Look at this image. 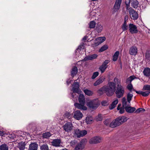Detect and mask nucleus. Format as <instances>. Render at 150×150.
Wrapping results in <instances>:
<instances>
[{
    "mask_svg": "<svg viewBox=\"0 0 150 150\" xmlns=\"http://www.w3.org/2000/svg\"><path fill=\"white\" fill-rule=\"evenodd\" d=\"M114 82H108L107 86H104L98 91L99 92H104L107 96H111L113 95L116 90V84H117V87L115 92L116 96L118 98L122 97L125 93L124 88L120 84V81L115 77L114 79Z\"/></svg>",
    "mask_w": 150,
    "mask_h": 150,
    "instance_id": "f257e3e1",
    "label": "nucleus"
},
{
    "mask_svg": "<svg viewBox=\"0 0 150 150\" xmlns=\"http://www.w3.org/2000/svg\"><path fill=\"white\" fill-rule=\"evenodd\" d=\"M100 104L98 99L89 101L87 103V105L90 108L93 109H96Z\"/></svg>",
    "mask_w": 150,
    "mask_h": 150,
    "instance_id": "f03ea898",
    "label": "nucleus"
},
{
    "mask_svg": "<svg viewBox=\"0 0 150 150\" xmlns=\"http://www.w3.org/2000/svg\"><path fill=\"white\" fill-rule=\"evenodd\" d=\"M129 13L132 18L134 20H137L138 18V14L137 12L131 8L129 10Z\"/></svg>",
    "mask_w": 150,
    "mask_h": 150,
    "instance_id": "7ed1b4c3",
    "label": "nucleus"
},
{
    "mask_svg": "<svg viewBox=\"0 0 150 150\" xmlns=\"http://www.w3.org/2000/svg\"><path fill=\"white\" fill-rule=\"evenodd\" d=\"M101 138L99 137L96 136L91 138L89 141L91 144H96L100 143L101 141Z\"/></svg>",
    "mask_w": 150,
    "mask_h": 150,
    "instance_id": "20e7f679",
    "label": "nucleus"
},
{
    "mask_svg": "<svg viewBox=\"0 0 150 150\" xmlns=\"http://www.w3.org/2000/svg\"><path fill=\"white\" fill-rule=\"evenodd\" d=\"M64 129L67 132L71 131L73 129V125L71 122H68L65 124L63 126Z\"/></svg>",
    "mask_w": 150,
    "mask_h": 150,
    "instance_id": "39448f33",
    "label": "nucleus"
},
{
    "mask_svg": "<svg viewBox=\"0 0 150 150\" xmlns=\"http://www.w3.org/2000/svg\"><path fill=\"white\" fill-rule=\"evenodd\" d=\"M105 39L106 38L105 37L98 38L95 39L93 45L95 47L97 46L105 41Z\"/></svg>",
    "mask_w": 150,
    "mask_h": 150,
    "instance_id": "423d86ee",
    "label": "nucleus"
},
{
    "mask_svg": "<svg viewBox=\"0 0 150 150\" xmlns=\"http://www.w3.org/2000/svg\"><path fill=\"white\" fill-rule=\"evenodd\" d=\"M129 30L132 34L136 33L138 32L137 26L133 24L130 23L129 25Z\"/></svg>",
    "mask_w": 150,
    "mask_h": 150,
    "instance_id": "0eeeda50",
    "label": "nucleus"
},
{
    "mask_svg": "<svg viewBox=\"0 0 150 150\" xmlns=\"http://www.w3.org/2000/svg\"><path fill=\"white\" fill-rule=\"evenodd\" d=\"M79 83L78 82H75L73 84L72 88L73 93H79L80 92L79 91Z\"/></svg>",
    "mask_w": 150,
    "mask_h": 150,
    "instance_id": "6e6552de",
    "label": "nucleus"
},
{
    "mask_svg": "<svg viewBox=\"0 0 150 150\" xmlns=\"http://www.w3.org/2000/svg\"><path fill=\"white\" fill-rule=\"evenodd\" d=\"M85 104H83L81 103H75L74 104V105L75 107L78 109L83 110H87V108L84 106Z\"/></svg>",
    "mask_w": 150,
    "mask_h": 150,
    "instance_id": "1a4fd4ad",
    "label": "nucleus"
},
{
    "mask_svg": "<svg viewBox=\"0 0 150 150\" xmlns=\"http://www.w3.org/2000/svg\"><path fill=\"white\" fill-rule=\"evenodd\" d=\"M83 117L82 114L79 110H77L74 112L73 117L77 120H79Z\"/></svg>",
    "mask_w": 150,
    "mask_h": 150,
    "instance_id": "9d476101",
    "label": "nucleus"
},
{
    "mask_svg": "<svg viewBox=\"0 0 150 150\" xmlns=\"http://www.w3.org/2000/svg\"><path fill=\"white\" fill-rule=\"evenodd\" d=\"M130 2L131 6L133 8L136 9L139 7V3L137 0H129V3Z\"/></svg>",
    "mask_w": 150,
    "mask_h": 150,
    "instance_id": "9b49d317",
    "label": "nucleus"
},
{
    "mask_svg": "<svg viewBox=\"0 0 150 150\" xmlns=\"http://www.w3.org/2000/svg\"><path fill=\"white\" fill-rule=\"evenodd\" d=\"M122 0H116L114 6V11H117L120 8Z\"/></svg>",
    "mask_w": 150,
    "mask_h": 150,
    "instance_id": "f8f14e48",
    "label": "nucleus"
},
{
    "mask_svg": "<svg viewBox=\"0 0 150 150\" xmlns=\"http://www.w3.org/2000/svg\"><path fill=\"white\" fill-rule=\"evenodd\" d=\"M122 107L125 108V109L126 107H129L130 106V102H129L127 100L126 101V98L125 97H123L122 99Z\"/></svg>",
    "mask_w": 150,
    "mask_h": 150,
    "instance_id": "ddd939ff",
    "label": "nucleus"
},
{
    "mask_svg": "<svg viewBox=\"0 0 150 150\" xmlns=\"http://www.w3.org/2000/svg\"><path fill=\"white\" fill-rule=\"evenodd\" d=\"M51 143L53 146L58 147L59 146L61 145V140L60 139H53Z\"/></svg>",
    "mask_w": 150,
    "mask_h": 150,
    "instance_id": "4468645a",
    "label": "nucleus"
},
{
    "mask_svg": "<svg viewBox=\"0 0 150 150\" xmlns=\"http://www.w3.org/2000/svg\"><path fill=\"white\" fill-rule=\"evenodd\" d=\"M117 119L120 125L122 124L123 123L126 122L128 120L127 118L124 116L119 117L117 118Z\"/></svg>",
    "mask_w": 150,
    "mask_h": 150,
    "instance_id": "2eb2a0df",
    "label": "nucleus"
},
{
    "mask_svg": "<svg viewBox=\"0 0 150 150\" xmlns=\"http://www.w3.org/2000/svg\"><path fill=\"white\" fill-rule=\"evenodd\" d=\"M129 53L130 55H135L137 53V48L135 46L131 47L129 50Z\"/></svg>",
    "mask_w": 150,
    "mask_h": 150,
    "instance_id": "dca6fc26",
    "label": "nucleus"
},
{
    "mask_svg": "<svg viewBox=\"0 0 150 150\" xmlns=\"http://www.w3.org/2000/svg\"><path fill=\"white\" fill-rule=\"evenodd\" d=\"M98 57V55L96 54H94L85 57L83 59L84 61L92 60L96 59Z\"/></svg>",
    "mask_w": 150,
    "mask_h": 150,
    "instance_id": "f3484780",
    "label": "nucleus"
},
{
    "mask_svg": "<svg viewBox=\"0 0 150 150\" xmlns=\"http://www.w3.org/2000/svg\"><path fill=\"white\" fill-rule=\"evenodd\" d=\"M119 123L116 118L110 123V127L112 128H115L120 125Z\"/></svg>",
    "mask_w": 150,
    "mask_h": 150,
    "instance_id": "a211bd4d",
    "label": "nucleus"
},
{
    "mask_svg": "<svg viewBox=\"0 0 150 150\" xmlns=\"http://www.w3.org/2000/svg\"><path fill=\"white\" fill-rule=\"evenodd\" d=\"M38 144L35 142L31 143L29 145V150H37Z\"/></svg>",
    "mask_w": 150,
    "mask_h": 150,
    "instance_id": "6ab92c4d",
    "label": "nucleus"
},
{
    "mask_svg": "<svg viewBox=\"0 0 150 150\" xmlns=\"http://www.w3.org/2000/svg\"><path fill=\"white\" fill-rule=\"evenodd\" d=\"M26 145V144L25 142H21L18 143V148L19 150H24L25 148H26L25 147Z\"/></svg>",
    "mask_w": 150,
    "mask_h": 150,
    "instance_id": "aec40b11",
    "label": "nucleus"
},
{
    "mask_svg": "<svg viewBox=\"0 0 150 150\" xmlns=\"http://www.w3.org/2000/svg\"><path fill=\"white\" fill-rule=\"evenodd\" d=\"M17 134L18 136L22 137L23 138L29 135L28 133L21 131H19L17 132Z\"/></svg>",
    "mask_w": 150,
    "mask_h": 150,
    "instance_id": "412c9836",
    "label": "nucleus"
},
{
    "mask_svg": "<svg viewBox=\"0 0 150 150\" xmlns=\"http://www.w3.org/2000/svg\"><path fill=\"white\" fill-rule=\"evenodd\" d=\"M143 73L144 75L146 76H150V69L148 67L145 68L143 71Z\"/></svg>",
    "mask_w": 150,
    "mask_h": 150,
    "instance_id": "4be33fe9",
    "label": "nucleus"
},
{
    "mask_svg": "<svg viewBox=\"0 0 150 150\" xmlns=\"http://www.w3.org/2000/svg\"><path fill=\"white\" fill-rule=\"evenodd\" d=\"M78 99L79 103L85 104V98L83 94H80L79 95Z\"/></svg>",
    "mask_w": 150,
    "mask_h": 150,
    "instance_id": "5701e85b",
    "label": "nucleus"
},
{
    "mask_svg": "<svg viewBox=\"0 0 150 150\" xmlns=\"http://www.w3.org/2000/svg\"><path fill=\"white\" fill-rule=\"evenodd\" d=\"M78 72V69L77 67L75 66L72 68L71 71V76L73 77L77 74Z\"/></svg>",
    "mask_w": 150,
    "mask_h": 150,
    "instance_id": "b1692460",
    "label": "nucleus"
},
{
    "mask_svg": "<svg viewBox=\"0 0 150 150\" xmlns=\"http://www.w3.org/2000/svg\"><path fill=\"white\" fill-rule=\"evenodd\" d=\"M104 80V78L102 77H100L95 81L93 84V85L95 86L98 85L103 83Z\"/></svg>",
    "mask_w": 150,
    "mask_h": 150,
    "instance_id": "393cba45",
    "label": "nucleus"
},
{
    "mask_svg": "<svg viewBox=\"0 0 150 150\" xmlns=\"http://www.w3.org/2000/svg\"><path fill=\"white\" fill-rule=\"evenodd\" d=\"M125 110L127 112L132 113L136 110V108L134 107H131L130 106L129 107H126Z\"/></svg>",
    "mask_w": 150,
    "mask_h": 150,
    "instance_id": "a878e982",
    "label": "nucleus"
},
{
    "mask_svg": "<svg viewBox=\"0 0 150 150\" xmlns=\"http://www.w3.org/2000/svg\"><path fill=\"white\" fill-rule=\"evenodd\" d=\"M118 103V100L117 99H116L109 106V109L110 110H112L114 109L116 105Z\"/></svg>",
    "mask_w": 150,
    "mask_h": 150,
    "instance_id": "bb28decb",
    "label": "nucleus"
},
{
    "mask_svg": "<svg viewBox=\"0 0 150 150\" xmlns=\"http://www.w3.org/2000/svg\"><path fill=\"white\" fill-rule=\"evenodd\" d=\"M119 54V52L118 51H116L112 57V60L114 61L117 60Z\"/></svg>",
    "mask_w": 150,
    "mask_h": 150,
    "instance_id": "cd10ccee",
    "label": "nucleus"
},
{
    "mask_svg": "<svg viewBox=\"0 0 150 150\" xmlns=\"http://www.w3.org/2000/svg\"><path fill=\"white\" fill-rule=\"evenodd\" d=\"M52 134L49 132H46L43 133L42 134V137L44 138L48 139L51 136Z\"/></svg>",
    "mask_w": 150,
    "mask_h": 150,
    "instance_id": "c85d7f7f",
    "label": "nucleus"
},
{
    "mask_svg": "<svg viewBox=\"0 0 150 150\" xmlns=\"http://www.w3.org/2000/svg\"><path fill=\"white\" fill-rule=\"evenodd\" d=\"M103 29V26L100 24H98L96 28V30L98 33H100Z\"/></svg>",
    "mask_w": 150,
    "mask_h": 150,
    "instance_id": "c756f323",
    "label": "nucleus"
},
{
    "mask_svg": "<svg viewBox=\"0 0 150 150\" xmlns=\"http://www.w3.org/2000/svg\"><path fill=\"white\" fill-rule=\"evenodd\" d=\"M93 119L91 117L88 116L86 117L85 121L87 124H90L92 122Z\"/></svg>",
    "mask_w": 150,
    "mask_h": 150,
    "instance_id": "7c9ffc66",
    "label": "nucleus"
},
{
    "mask_svg": "<svg viewBox=\"0 0 150 150\" xmlns=\"http://www.w3.org/2000/svg\"><path fill=\"white\" fill-rule=\"evenodd\" d=\"M0 150H8V147L6 144H2L0 145Z\"/></svg>",
    "mask_w": 150,
    "mask_h": 150,
    "instance_id": "2f4dec72",
    "label": "nucleus"
},
{
    "mask_svg": "<svg viewBox=\"0 0 150 150\" xmlns=\"http://www.w3.org/2000/svg\"><path fill=\"white\" fill-rule=\"evenodd\" d=\"M40 150H49L48 145L46 144H43L40 146Z\"/></svg>",
    "mask_w": 150,
    "mask_h": 150,
    "instance_id": "473e14b6",
    "label": "nucleus"
},
{
    "mask_svg": "<svg viewBox=\"0 0 150 150\" xmlns=\"http://www.w3.org/2000/svg\"><path fill=\"white\" fill-rule=\"evenodd\" d=\"M133 96V95L132 93H129L127 94V100L129 103L130 102Z\"/></svg>",
    "mask_w": 150,
    "mask_h": 150,
    "instance_id": "72a5a7b5",
    "label": "nucleus"
},
{
    "mask_svg": "<svg viewBox=\"0 0 150 150\" xmlns=\"http://www.w3.org/2000/svg\"><path fill=\"white\" fill-rule=\"evenodd\" d=\"M108 48V46L107 45H104L102 46L101 48L99 50V52H102L106 50Z\"/></svg>",
    "mask_w": 150,
    "mask_h": 150,
    "instance_id": "f704fd0d",
    "label": "nucleus"
},
{
    "mask_svg": "<svg viewBox=\"0 0 150 150\" xmlns=\"http://www.w3.org/2000/svg\"><path fill=\"white\" fill-rule=\"evenodd\" d=\"M136 78L134 76H130L126 80L127 83H131L132 81Z\"/></svg>",
    "mask_w": 150,
    "mask_h": 150,
    "instance_id": "c9c22d12",
    "label": "nucleus"
},
{
    "mask_svg": "<svg viewBox=\"0 0 150 150\" xmlns=\"http://www.w3.org/2000/svg\"><path fill=\"white\" fill-rule=\"evenodd\" d=\"M83 91L86 95L89 96H91L93 94V92L88 89H85Z\"/></svg>",
    "mask_w": 150,
    "mask_h": 150,
    "instance_id": "e433bc0d",
    "label": "nucleus"
},
{
    "mask_svg": "<svg viewBox=\"0 0 150 150\" xmlns=\"http://www.w3.org/2000/svg\"><path fill=\"white\" fill-rule=\"evenodd\" d=\"M75 135H76L78 137H81V134H80V130L79 129H76L74 131Z\"/></svg>",
    "mask_w": 150,
    "mask_h": 150,
    "instance_id": "4c0bfd02",
    "label": "nucleus"
},
{
    "mask_svg": "<svg viewBox=\"0 0 150 150\" xmlns=\"http://www.w3.org/2000/svg\"><path fill=\"white\" fill-rule=\"evenodd\" d=\"M96 25L95 22L94 21H92L89 23V28H93L95 27Z\"/></svg>",
    "mask_w": 150,
    "mask_h": 150,
    "instance_id": "58836bf2",
    "label": "nucleus"
},
{
    "mask_svg": "<svg viewBox=\"0 0 150 150\" xmlns=\"http://www.w3.org/2000/svg\"><path fill=\"white\" fill-rule=\"evenodd\" d=\"M128 28V27L127 25V23L125 22V21H124L122 27L123 31H124L127 30Z\"/></svg>",
    "mask_w": 150,
    "mask_h": 150,
    "instance_id": "ea45409f",
    "label": "nucleus"
},
{
    "mask_svg": "<svg viewBox=\"0 0 150 150\" xmlns=\"http://www.w3.org/2000/svg\"><path fill=\"white\" fill-rule=\"evenodd\" d=\"M107 67L102 64L101 66L100 67L99 69L101 71V73H102L104 72Z\"/></svg>",
    "mask_w": 150,
    "mask_h": 150,
    "instance_id": "a19ab883",
    "label": "nucleus"
},
{
    "mask_svg": "<svg viewBox=\"0 0 150 150\" xmlns=\"http://www.w3.org/2000/svg\"><path fill=\"white\" fill-rule=\"evenodd\" d=\"M87 142V140L86 139H82L79 143L77 144H81V146L83 147V145L85 144Z\"/></svg>",
    "mask_w": 150,
    "mask_h": 150,
    "instance_id": "79ce46f5",
    "label": "nucleus"
},
{
    "mask_svg": "<svg viewBox=\"0 0 150 150\" xmlns=\"http://www.w3.org/2000/svg\"><path fill=\"white\" fill-rule=\"evenodd\" d=\"M83 147L81 146V144H77L76 146L74 148V150H82L83 149Z\"/></svg>",
    "mask_w": 150,
    "mask_h": 150,
    "instance_id": "37998d69",
    "label": "nucleus"
},
{
    "mask_svg": "<svg viewBox=\"0 0 150 150\" xmlns=\"http://www.w3.org/2000/svg\"><path fill=\"white\" fill-rule=\"evenodd\" d=\"M64 117L68 119L71 118L72 116V115L68 112H66L64 114Z\"/></svg>",
    "mask_w": 150,
    "mask_h": 150,
    "instance_id": "c03bdc74",
    "label": "nucleus"
},
{
    "mask_svg": "<svg viewBox=\"0 0 150 150\" xmlns=\"http://www.w3.org/2000/svg\"><path fill=\"white\" fill-rule=\"evenodd\" d=\"M146 58L147 60L150 61V51H147L146 54Z\"/></svg>",
    "mask_w": 150,
    "mask_h": 150,
    "instance_id": "a18cd8bd",
    "label": "nucleus"
},
{
    "mask_svg": "<svg viewBox=\"0 0 150 150\" xmlns=\"http://www.w3.org/2000/svg\"><path fill=\"white\" fill-rule=\"evenodd\" d=\"M77 141L75 140L71 141L70 142L71 146L73 147H74L76 144L77 145Z\"/></svg>",
    "mask_w": 150,
    "mask_h": 150,
    "instance_id": "49530a36",
    "label": "nucleus"
},
{
    "mask_svg": "<svg viewBox=\"0 0 150 150\" xmlns=\"http://www.w3.org/2000/svg\"><path fill=\"white\" fill-rule=\"evenodd\" d=\"M143 90L150 91V85H147L144 86Z\"/></svg>",
    "mask_w": 150,
    "mask_h": 150,
    "instance_id": "de8ad7c7",
    "label": "nucleus"
},
{
    "mask_svg": "<svg viewBox=\"0 0 150 150\" xmlns=\"http://www.w3.org/2000/svg\"><path fill=\"white\" fill-rule=\"evenodd\" d=\"M127 88L131 92L132 89L133 90V87L132 85L131 84V83H129V84L127 86Z\"/></svg>",
    "mask_w": 150,
    "mask_h": 150,
    "instance_id": "09e8293b",
    "label": "nucleus"
},
{
    "mask_svg": "<svg viewBox=\"0 0 150 150\" xmlns=\"http://www.w3.org/2000/svg\"><path fill=\"white\" fill-rule=\"evenodd\" d=\"M150 93V92L149 91H142V95L143 96L146 97L149 95Z\"/></svg>",
    "mask_w": 150,
    "mask_h": 150,
    "instance_id": "8fccbe9b",
    "label": "nucleus"
},
{
    "mask_svg": "<svg viewBox=\"0 0 150 150\" xmlns=\"http://www.w3.org/2000/svg\"><path fill=\"white\" fill-rule=\"evenodd\" d=\"M145 110L144 108H140L137 109L135 112L137 113H138L141 112H144L145 111Z\"/></svg>",
    "mask_w": 150,
    "mask_h": 150,
    "instance_id": "3c124183",
    "label": "nucleus"
},
{
    "mask_svg": "<svg viewBox=\"0 0 150 150\" xmlns=\"http://www.w3.org/2000/svg\"><path fill=\"white\" fill-rule=\"evenodd\" d=\"M96 120L97 121H101L102 120V117L101 115L99 114L98 116L96 117Z\"/></svg>",
    "mask_w": 150,
    "mask_h": 150,
    "instance_id": "603ef678",
    "label": "nucleus"
},
{
    "mask_svg": "<svg viewBox=\"0 0 150 150\" xmlns=\"http://www.w3.org/2000/svg\"><path fill=\"white\" fill-rule=\"evenodd\" d=\"M99 75V73L98 72H94L91 78L92 79H95L96 77Z\"/></svg>",
    "mask_w": 150,
    "mask_h": 150,
    "instance_id": "864d4df0",
    "label": "nucleus"
},
{
    "mask_svg": "<svg viewBox=\"0 0 150 150\" xmlns=\"http://www.w3.org/2000/svg\"><path fill=\"white\" fill-rule=\"evenodd\" d=\"M110 122V119H108L105 120L104 122V123L105 125H109V123Z\"/></svg>",
    "mask_w": 150,
    "mask_h": 150,
    "instance_id": "5fc2aeb1",
    "label": "nucleus"
},
{
    "mask_svg": "<svg viewBox=\"0 0 150 150\" xmlns=\"http://www.w3.org/2000/svg\"><path fill=\"white\" fill-rule=\"evenodd\" d=\"M80 134H81V137L85 136L87 134V132L86 131L84 130L81 131L80 130Z\"/></svg>",
    "mask_w": 150,
    "mask_h": 150,
    "instance_id": "6e6d98bb",
    "label": "nucleus"
},
{
    "mask_svg": "<svg viewBox=\"0 0 150 150\" xmlns=\"http://www.w3.org/2000/svg\"><path fill=\"white\" fill-rule=\"evenodd\" d=\"M125 108L124 107L121 108H120L119 110V113L121 114H122L125 111L124 110Z\"/></svg>",
    "mask_w": 150,
    "mask_h": 150,
    "instance_id": "4d7b16f0",
    "label": "nucleus"
},
{
    "mask_svg": "<svg viewBox=\"0 0 150 150\" xmlns=\"http://www.w3.org/2000/svg\"><path fill=\"white\" fill-rule=\"evenodd\" d=\"M109 61L108 60H105L104 62L103 63V64L105 66L108 67V65L107 64L109 63Z\"/></svg>",
    "mask_w": 150,
    "mask_h": 150,
    "instance_id": "13d9d810",
    "label": "nucleus"
},
{
    "mask_svg": "<svg viewBox=\"0 0 150 150\" xmlns=\"http://www.w3.org/2000/svg\"><path fill=\"white\" fill-rule=\"evenodd\" d=\"M133 91H135L136 92V93H137V94L142 95V91H137L134 89H133Z\"/></svg>",
    "mask_w": 150,
    "mask_h": 150,
    "instance_id": "bf43d9fd",
    "label": "nucleus"
},
{
    "mask_svg": "<svg viewBox=\"0 0 150 150\" xmlns=\"http://www.w3.org/2000/svg\"><path fill=\"white\" fill-rule=\"evenodd\" d=\"M102 105L104 106H105L107 105V102L105 101H103L101 103Z\"/></svg>",
    "mask_w": 150,
    "mask_h": 150,
    "instance_id": "052dcab7",
    "label": "nucleus"
},
{
    "mask_svg": "<svg viewBox=\"0 0 150 150\" xmlns=\"http://www.w3.org/2000/svg\"><path fill=\"white\" fill-rule=\"evenodd\" d=\"M5 134V132L3 131H0V136H3Z\"/></svg>",
    "mask_w": 150,
    "mask_h": 150,
    "instance_id": "680f3d73",
    "label": "nucleus"
},
{
    "mask_svg": "<svg viewBox=\"0 0 150 150\" xmlns=\"http://www.w3.org/2000/svg\"><path fill=\"white\" fill-rule=\"evenodd\" d=\"M87 38H88V37L87 36H85L83 38L82 40L85 42L87 40Z\"/></svg>",
    "mask_w": 150,
    "mask_h": 150,
    "instance_id": "e2e57ef3",
    "label": "nucleus"
},
{
    "mask_svg": "<svg viewBox=\"0 0 150 150\" xmlns=\"http://www.w3.org/2000/svg\"><path fill=\"white\" fill-rule=\"evenodd\" d=\"M128 19V16H126L124 18V21H125V22H126L127 21V20Z\"/></svg>",
    "mask_w": 150,
    "mask_h": 150,
    "instance_id": "0e129e2a",
    "label": "nucleus"
},
{
    "mask_svg": "<svg viewBox=\"0 0 150 150\" xmlns=\"http://www.w3.org/2000/svg\"><path fill=\"white\" fill-rule=\"evenodd\" d=\"M122 107H121V105L119 104L117 108V109L118 110H119Z\"/></svg>",
    "mask_w": 150,
    "mask_h": 150,
    "instance_id": "69168bd1",
    "label": "nucleus"
},
{
    "mask_svg": "<svg viewBox=\"0 0 150 150\" xmlns=\"http://www.w3.org/2000/svg\"><path fill=\"white\" fill-rule=\"evenodd\" d=\"M83 45H79L78 47V48L79 49H81L82 48V47H83Z\"/></svg>",
    "mask_w": 150,
    "mask_h": 150,
    "instance_id": "338daca9",
    "label": "nucleus"
},
{
    "mask_svg": "<svg viewBox=\"0 0 150 150\" xmlns=\"http://www.w3.org/2000/svg\"><path fill=\"white\" fill-rule=\"evenodd\" d=\"M66 82L67 85H69L70 83V82L68 80Z\"/></svg>",
    "mask_w": 150,
    "mask_h": 150,
    "instance_id": "774afa93",
    "label": "nucleus"
}]
</instances>
